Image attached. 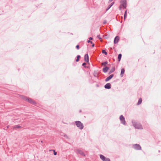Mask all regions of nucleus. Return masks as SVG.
Returning a JSON list of instances; mask_svg holds the SVG:
<instances>
[{
  "label": "nucleus",
  "mask_w": 161,
  "mask_h": 161,
  "mask_svg": "<svg viewBox=\"0 0 161 161\" xmlns=\"http://www.w3.org/2000/svg\"><path fill=\"white\" fill-rule=\"evenodd\" d=\"M21 97L22 99L27 101L30 103L32 104H36V102L30 97L23 96H22Z\"/></svg>",
  "instance_id": "f257e3e1"
},
{
  "label": "nucleus",
  "mask_w": 161,
  "mask_h": 161,
  "mask_svg": "<svg viewBox=\"0 0 161 161\" xmlns=\"http://www.w3.org/2000/svg\"><path fill=\"white\" fill-rule=\"evenodd\" d=\"M75 123L77 127L79 128V129L82 130L83 128V125L80 121H75Z\"/></svg>",
  "instance_id": "f03ea898"
},
{
  "label": "nucleus",
  "mask_w": 161,
  "mask_h": 161,
  "mask_svg": "<svg viewBox=\"0 0 161 161\" xmlns=\"http://www.w3.org/2000/svg\"><path fill=\"white\" fill-rule=\"evenodd\" d=\"M121 6H122L123 8H126L127 7V2L126 0H121L120 1Z\"/></svg>",
  "instance_id": "7ed1b4c3"
},
{
  "label": "nucleus",
  "mask_w": 161,
  "mask_h": 161,
  "mask_svg": "<svg viewBox=\"0 0 161 161\" xmlns=\"http://www.w3.org/2000/svg\"><path fill=\"white\" fill-rule=\"evenodd\" d=\"M132 147L136 150H141L142 147L139 144H136L132 145Z\"/></svg>",
  "instance_id": "20e7f679"
},
{
  "label": "nucleus",
  "mask_w": 161,
  "mask_h": 161,
  "mask_svg": "<svg viewBox=\"0 0 161 161\" xmlns=\"http://www.w3.org/2000/svg\"><path fill=\"white\" fill-rule=\"evenodd\" d=\"M119 119L122 124L124 125L125 124L126 121L125 120V118L123 115H121L120 116Z\"/></svg>",
  "instance_id": "39448f33"
},
{
  "label": "nucleus",
  "mask_w": 161,
  "mask_h": 161,
  "mask_svg": "<svg viewBox=\"0 0 161 161\" xmlns=\"http://www.w3.org/2000/svg\"><path fill=\"white\" fill-rule=\"evenodd\" d=\"M133 125L134 127L136 129H142V125L140 124L137 123H135L133 124Z\"/></svg>",
  "instance_id": "423d86ee"
},
{
  "label": "nucleus",
  "mask_w": 161,
  "mask_h": 161,
  "mask_svg": "<svg viewBox=\"0 0 161 161\" xmlns=\"http://www.w3.org/2000/svg\"><path fill=\"white\" fill-rule=\"evenodd\" d=\"M76 152L77 153L80 154V155H81L82 156H85V153H84L80 149H77L76 150Z\"/></svg>",
  "instance_id": "0eeeda50"
},
{
  "label": "nucleus",
  "mask_w": 161,
  "mask_h": 161,
  "mask_svg": "<svg viewBox=\"0 0 161 161\" xmlns=\"http://www.w3.org/2000/svg\"><path fill=\"white\" fill-rule=\"evenodd\" d=\"M119 39V37L118 36H115L114 40V44L117 43L118 42Z\"/></svg>",
  "instance_id": "6e6552de"
},
{
  "label": "nucleus",
  "mask_w": 161,
  "mask_h": 161,
  "mask_svg": "<svg viewBox=\"0 0 161 161\" xmlns=\"http://www.w3.org/2000/svg\"><path fill=\"white\" fill-rule=\"evenodd\" d=\"M84 60L86 62H89V56L88 54H86L84 56Z\"/></svg>",
  "instance_id": "1a4fd4ad"
},
{
  "label": "nucleus",
  "mask_w": 161,
  "mask_h": 161,
  "mask_svg": "<svg viewBox=\"0 0 161 161\" xmlns=\"http://www.w3.org/2000/svg\"><path fill=\"white\" fill-rule=\"evenodd\" d=\"M104 88L106 89H109L111 88V84L108 83L104 86Z\"/></svg>",
  "instance_id": "9d476101"
},
{
  "label": "nucleus",
  "mask_w": 161,
  "mask_h": 161,
  "mask_svg": "<svg viewBox=\"0 0 161 161\" xmlns=\"http://www.w3.org/2000/svg\"><path fill=\"white\" fill-rule=\"evenodd\" d=\"M109 69V67L108 66H105L103 69V71L104 73H106Z\"/></svg>",
  "instance_id": "9b49d317"
},
{
  "label": "nucleus",
  "mask_w": 161,
  "mask_h": 161,
  "mask_svg": "<svg viewBox=\"0 0 161 161\" xmlns=\"http://www.w3.org/2000/svg\"><path fill=\"white\" fill-rule=\"evenodd\" d=\"M125 71V70L123 68L121 69L120 74V75L121 77H122L123 76V75Z\"/></svg>",
  "instance_id": "f8f14e48"
},
{
  "label": "nucleus",
  "mask_w": 161,
  "mask_h": 161,
  "mask_svg": "<svg viewBox=\"0 0 161 161\" xmlns=\"http://www.w3.org/2000/svg\"><path fill=\"white\" fill-rule=\"evenodd\" d=\"M100 158L103 161L105 160V157L102 154H101L100 155Z\"/></svg>",
  "instance_id": "ddd939ff"
},
{
  "label": "nucleus",
  "mask_w": 161,
  "mask_h": 161,
  "mask_svg": "<svg viewBox=\"0 0 161 161\" xmlns=\"http://www.w3.org/2000/svg\"><path fill=\"white\" fill-rule=\"evenodd\" d=\"M142 101V98H139L138 101L137 103V105H139L141 103Z\"/></svg>",
  "instance_id": "4468645a"
},
{
  "label": "nucleus",
  "mask_w": 161,
  "mask_h": 161,
  "mask_svg": "<svg viewBox=\"0 0 161 161\" xmlns=\"http://www.w3.org/2000/svg\"><path fill=\"white\" fill-rule=\"evenodd\" d=\"M122 57V54L121 53L119 54L118 56V60L119 62L121 59Z\"/></svg>",
  "instance_id": "2eb2a0df"
},
{
  "label": "nucleus",
  "mask_w": 161,
  "mask_h": 161,
  "mask_svg": "<svg viewBox=\"0 0 161 161\" xmlns=\"http://www.w3.org/2000/svg\"><path fill=\"white\" fill-rule=\"evenodd\" d=\"M21 128V126H20L19 125H15V126H14V129H16V128H17V129H19L20 128Z\"/></svg>",
  "instance_id": "dca6fc26"
},
{
  "label": "nucleus",
  "mask_w": 161,
  "mask_h": 161,
  "mask_svg": "<svg viewBox=\"0 0 161 161\" xmlns=\"http://www.w3.org/2000/svg\"><path fill=\"white\" fill-rule=\"evenodd\" d=\"M111 79V75H109L107 78L105 80V81L107 82Z\"/></svg>",
  "instance_id": "f3484780"
},
{
  "label": "nucleus",
  "mask_w": 161,
  "mask_h": 161,
  "mask_svg": "<svg viewBox=\"0 0 161 161\" xmlns=\"http://www.w3.org/2000/svg\"><path fill=\"white\" fill-rule=\"evenodd\" d=\"M80 58V55H78L77 56V59L76 60V61L77 62H78Z\"/></svg>",
  "instance_id": "a211bd4d"
},
{
  "label": "nucleus",
  "mask_w": 161,
  "mask_h": 161,
  "mask_svg": "<svg viewBox=\"0 0 161 161\" xmlns=\"http://www.w3.org/2000/svg\"><path fill=\"white\" fill-rule=\"evenodd\" d=\"M80 58V55H78L77 56V59L76 60V61L77 62H78Z\"/></svg>",
  "instance_id": "6ab92c4d"
},
{
  "label": "nucleus",
  "mask_w": 161,
  "mask_h": 161,
  "mask_svg": "<svg viewBox=\"0 0 161 161\" xmlns=\"http://www.w3.org/2000/svg\"><path fill=\"white\" fill-rule=\"evenodd\" d=\"M107 64H108V62L105 61V62L102 63V64L103 65L105 66Z\"/></svg>",
  "instance_id": "aec40b11"
},
{
  "label": "nucleus",
  "mask_w": 161,
  "mask_h": 161,
  "mask_svg": "<svg viewBox=\"0 0 161 161\" xmlns=\"http://www.w3.org/2000/svg\"><path fill=\"white\" fill-rule=\"evenodd\" d=\"M102 52L103 53L105 54L106 55H107V52L104 50H103Z\"/></svg>",
  "instance_id": "412c9836"
},
{
  "label": "nucleus",
  "mask_w": 161,
  "mask_h": 161,
  "mask_svg": "<svg viewBox=\"0 0 161 161\" xmlns=\"http://www.w3.org/2000/svg\"><path fill=\"white\" fill-rule=\"evenodd\" d=\"M127 16V14L126 13H125L124 15V19L125 20Z\"/></svg>",
  "instance_id": "4be33fe9"
},
{
  "label": "nucleus",
  "mask_w": 161,
  "mask_h": 161,
  "mask_svg": "<svg viewBox=\"0 0 161 161\" xmlns=\"http://www.w3.org/2000/svg\"><path fill=\"white\" fill-rule=\"evenodd\" d=\"M103 161H110V160L109 158H105V160H104Z\"/></svg>",
  "instance_id": "5701e85b"
},
{
  "label": "nucleus",
  "mask_w": 161,
  "mask_h": 161,
  "mask_svg": "<svg viewBox=\"0 0 161 161\" xmlns=\"http://www.w3.org/2000/svg\"><path fill=\"white\" fill-rule=\"evenodd\" d=\"M110 8H111V4H109L108 5V8L106 9V11L108 10Z\"/></svg>",
  "instance_id": "b1692460"
},
{
  "label": "nucleus",
  "mask_w": 161,
  "mask_h": 161,
  "mask_svg": "<svg viewBox=\"0 0 161 161\" xmlns=\"http://www.w3.org/2000/svg\"><path fill=\"white\" fill-rule=\"evenodd\" d=\"M115 70V67H113L111 69V73L113 72Z\"/></svg>",
  "instance_id": "393cba45"
},
{
  "label": "nucleus",
  "mask_w": 161,
  "mask_h": 161,
  "mask_svg": "<svg viewBox=\"0 0 161 161\" xmlns=\"http://www.w3.org/2000/svg\"><path fill=\"white\" fill-rule=\"evenodd\" d=\"M87 42L88 43H91V44H92V41L90 40H88L87 41Z\"/></svg>",
  "instance_id": "a878e982"
},
{
  "label": "nucleus",
  "mask_w": 161,
  "mask_h": 161,
  "mask_svg": "<svg viewBox=\"0 0 161 161\" xmlns=\"http://www.w3.org/2000/svg\"><path fill=\"white\" fill-rule=\"evenodd\" d=\"M76 49L78 50L79 49V45H77L76 46Z\"/></svg>",
  "instance_id": "bb28decb"
},
{
  "label": "nucleus",
  "mask_w": 161,
  "mask_h": 161,
  "mask_svg": "<svg viewBox=\"0 0 161 161\" xmlns=\"http://www.w3.org/2000/svg\"><path fill=\"white\" fill-rule=\"evenodd\" d=\"M54 151V153H53V154H54V155H55L57 154V152H55V150H53Z\"/></svg>",
  "instance_id": "cd10ccee"
},
{
  "label": "nucleus",
  "mask_w": 161,
  "mask_h": 161,
  "mask_svg": "<svg viewBox=\"0 0 161 161\" xmlns=\"http://www.w3.org/2000/svg\"><path fill=\"white\" fill-rule=\"evenodd\" d=\"M122 6H121L120 5V6H119V10H121V8H122Z\"/></svg>",
  "instance_id": "c85d7f7f"
},
{
  "label": "nucleus",
  "mask_w": 161,
  "mask_h": 161,
  "mask_svg": "<svg viewBox=\"0 0 161 161\" xmlns=\"http://www.w3.org/2000/svg\"><path fill=\"white\" fill-rule=\"evenodd\" d=\"M86 64L85 63H84L82 64V65L83 66H85L86 65Z\"/></svg>",
  "instance_id": "c756f323"
},
{
  "label": "nucleus",
  "mask_w": 161,
  "mask_h": 161,
  "mask_svg": "<svg viewBox=\"0 0 161 161\" xmlns=\"http://www.w3.org/2000/svg\"><path fill=\"white\" fill-rule=\"evenodd\" d=\"M107 23V21L106 20H104L103 22V24H106V23Z\"/></svg>",
  "instance_id": "7c9ffc66"
},
{
  "label": "nucleus",
  "mask_w": 161,
  "mask_h": 161,
  "mask_svg": "<svg viewBox=\"0 0 161 161\" xmlns=\"http://www.w3.org/2000/svg\"><path fill=\"white\" fill-rule=\"evenodd\" d=\"M97 37H98L100 39H101V38L100 37V36L99 35L97 36Z\"/></svg>",
  "instance_id": "2f4dec72"
},
{
  "label": "nucleus",
  "mask_w": 161,
  "mask_h": 161,
  "mask_svg": "<svg viewBox=\"0 0 161 161\" xmlns=\"http://www.w3.org/2000/svg\"><path fill=\"white\" fill-rule=\"evenodd\" d=\"M89 39L90 40H92L93 39V38L92 37H90L89 38Z\"/></svg>",
  "instance_id": "473e14b6"
},
{
  "label": "nucleus",
  "mask_w": 161,
  "mask_h": 161,
  "mask_svg": "<svg viewBox=\"0 0 161 161\" xmlns=\"http://www.w3.org/2000/svg\"><path fill=\"white\" fill-rule=\"evenodd\" d=\"M92 47H94V46H95L94 44V43H92Z\"/></svg>",
  "instance_id": "72a5a7b5"
},
{
  "label": "nucleus",
  "mask_w": 161,
  "mask_h": 161,
  "mask_svg": "<svg viewBox=\"0 0 161 161\" xmlns=\"http://www.w3.org/2000/svg\"><path fill=\"white\" fill-rule=\"evenodd\" d=\"M104 37L105 38H107V35H105L104 36Z\"/></svg>",
  "instance_id": "f704fd0d"
},
{
  "label": "nucleus",
  "mask_w": 161,
  "mask_h": 161,
  "mask_svg": "<svg viewBox=\"0 0 161 161\" xmlns=\"http://www.w3.org/2000/svg\"><path fill=\"white\" fill-rule=\"evenodd\" d=\"M114 4V2H113L111 3V6H112Z\"/></svg>",
  "instance_id": "c9c22d12"
},
{
  "label": "nucleus",
  "mask_w": 161,
  "mask_h": 161,
  "mask_svg": "<svg viewBox=\"0 0 161 161\" xmlns=\"http://www.w3.org/2000/svg\"><path fill=\"white\" fill-rule=\"evenodd\" d=\"M114 76V75L113 74H111V78H113Z\"/></svg>",
  "instance_id": "e433bc0d"
},
{
  "label": "nucleus",
  "mask_w": 161,
  "mask_h": 161,
  "mask_svg": "<svg viewBox=\"0 0 161 161\" xmlns=\"http://www.w3.org/2000/svg\"><path fill=\"white\" fill-rule=\"evenodd\" d=\"M9 127V126H7V129H8Z\"/></svg>",
  "instance_id": "4c0bfd02"
},
{
  "label": "nucleus",
  "mask_w": 161,
  "mask_h": 161,
  "mask_svg": "<svg viewBox=\"0 0 161 161\" xmlns=\"http://www.w3.org/2000/svg\"><path fill=\"white\" fill-rule=\"evenodd\" d=\"M125 13H127V10H125Z\"/></svg>",
  "instance_id": "58836bf2"
},
{
  "label": "nucleus",
  "mask_w": 161,
  "mask_h": 161,
  "mask_svg": "<svg viewBox=\"0 0 161 161\" xmlns=\"http://www.w3.org/2000/svg\"><path fill=\"white\" fill-rule=\"evenodd\" d=\"M108 2H109V3L110 2H111V0H109Z\"/></svg>",
  "instance_id": "ea45409f"
},
{
  "label": "nucleus",
  "mask_w": 161,
  "mask_h": 161,
  "mask_svg": "<svg viewBox=\"0 0 161 161\" xmlns=\"http://www.w3.org/2000/svg\"><path fill=\"white\" fill-rule=\"evenodd\" d=\"M109 74L111 73V71H109Z\"/></svg>",
  "instance_id": "a19ab883"
},
{
  "label": "nucleus",
  "mask_w": 161,
  "mask_h": 161,
  "mask_svg": "<svg viewBox=\"0 0 161 161\" xmlns=\"http://www.w3.org/2000/svg\"><path fill=\"white\" fill-rule=\"evenodd\" d=\"M80 112H81V110H80Z\"/></svg>",
  "instance_id": "79ce46f5"
},
{
  "label": "nucleus",
  "mask_w": 161,
  "mask_h": 161,
  "mask_svg": "<svg viewBox=\"0 0 161 161\" xmlns=\"http://www.w3.org/2000/svg\"><path fill=\"white\" fill-rule=\"evenodd\" d=\"M41 142H42V141H41Z\"/></svg>",
  "instance_id": "37998d69"
}]
</instances>
